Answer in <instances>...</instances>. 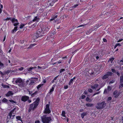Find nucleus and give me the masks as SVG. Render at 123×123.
<instances>
[{"label": "nucleus", "instance_id": "nucleus-30", "mask_svg": "<svg viewBox=\"0 0 123 123\" xmlns=\"http://www.w3.org/2000/svg\"><path fill=\"white\" fill-rule=\"evenodd\" d=\"M56 32H55L53 31V32H52L49 35V37H52V36H53L55 34Z\"/></svg>", "mask_w": 123, "mask_h": 123}, {"label": "nucleus", "instance_id": "nucleus-28", "mask_svg": "<svg viewBox=\"0 0 123 123\" xmlns=\"http://www.w3.org/2000/svg\"><path fill=\"white\" fill-rule=\"evenodd\" d=\"M27 23L26 24H22L20 25L19 28L21 29L23 28V27L26 25Z\"/></svg>", "mask_w": 123, "mask_h": 123}, {"label": "nucleus", "instance_id": "nucleus-34", "mask_svg": "<svg viewBox=\"0 0 123 123\" xmlns=\"http://www.w3.org/2000/svg\"><path fill=\"white\" fill-rule=\"evenodd\" d=\"M121 45L119 43H117L114 46V49H115L118 46H120Z\"/></svg>", "mask_w": 123, "mask_h": 123}, {"label": "nucleus", "instance_id": "nucleus-19", "mask_svg": "<svg viewBox=\"0 0 123 123\" xmlns=\"http://www.w3.org/2000/svg\"><path fill=\"white\" fill-rule=\"evenodd\" d=\"M76 77H74L73 78H72L70 80L69 82L68 85H70L71 84H72L73 83V81L74 79H75Z\"/></svg>", "mask_w": 123, "mask_h": 123}, {"label": "nucleus", "instance_id": "nucleus-21", "mask_svg": "<svg viewBox=\"0 0 123 123\" xmlns=\"http://www.w3.org/2000/svg\"><path fill=\"white\" fill-rule=\"evenodd\" d=\"M86 105L88 107H90L93 106V104H92L86 103Z\"/></svg>", "mask_w": 123, "mask_h": 123}, {"label": "nucleus", "instance_id": "nucleus-7", "mask_svg": "<svg viewBox=\"0 0 123 123\" xmlns=\"http://www.w3.org/2000/svg\"><path fill=\"white\" fill-rule=\"evenodd\" d=\"M40 100L39 98H37L36 100L32 103L34 105V108H36Z\"/></svg>", "mask_w": 123, "mask_h": 123}, {"label": "nucleus", "instance_id": "nucleus-2", "mask_svg": "<svg viewBox=\"0 0 123 123\" xmlns=\"http://www.w3.org/2000/svg\"><path fill=\"white\" fill-rule=\"evenodd\" d=\"M106 104L105 101H103L101 103H98L96 105V107L98 110L104 109L106 106Z\"/></svg>", "mask_w": 123, "mask_h": 123}, {"label": "nucleus", "instance_id": "nucleus-61", "mask_svg": "<svg viewBox=\"0 0 123 123\" xmlns=\"http://www.w3.org/2000/svg\"><path fill=\"white\" fill-rule=\"evenodd\" d=\"M40 121L39 120H36L35 122V123H40Z\"/></svg>", "mask_w": 123, "mask_h": 123}, {"label": "nucleus", "instance_id": "nucleus-32", "mask_svg": "<svg viewBox=\"0 0 123 123\" xmlns=\"http://www.w3.org/2000/svg\"><path fill=\"white\" fill-rule=\"evenodd\" d=\"M65 114L66 113L65 112V111H62V113L61 115L62 116L65 117H66Z\"/></svg>", "mask_w": 123, "mask_h": 123}, {"label": "nucleus", "instance_id": "nucleus-50", "mask_svg": "<svg viewBox=\"0 0 123 123\" xmlns=\"http://www.w3.org/2000/svg\"><path fill=\"white\" fill-rule=\"evenodd\" d=\"M88 91L90 93H92V90L91 88L88 89Z\"/></svg>", "mask_w": 123, "mask_h": 123}, {"label": "nucleus", "instance_id": "nucleus-51", "mask_svg": "<svg viewBox=\"0 0 123 123\" xmlns=\"http://www.w3.org/2000/svg\"><path fill=\"white\" fill-rule=\"evenodd\" d=\"M11 18L10 17L7 18H6L5 19L6 20H11Z\"/></svg>", "mask_w": 123, "mask_h": 123}, {"label": "nucleus", "instance_id": "nucleus-29", "mask_svg": "<svg viewBox=\"0 0 123 123\" xmlns=\"http://www.w3.org/2000/svg\"><path fill=\"white\" fill-rule=\"evenodd\" d=\"M58 16L57 15H52L51 16V17L52 18V20H54L55 18L57 17Z\"/></svg>", "mask_w": 123, "mask_h": 123}, {"label": "nucleus", "instance_id": "nucleus-56", "mask_svg": "<svg viewBox=\"0 0 123 123\" xmlns=\"http://www.w3.org/2000/svg\"><path fill=\"white\" fill-rule=\"evenodd\" d=\"M123 40V39H119L117 41V42H118V43L119 42H121V41H122Z\"/></svg>", "mask_w": 123, "mask_h": 123}, {"label": "nucleus", "instance_id": "nucleus-44", "mask_svg": "<svg viewBox=\"0 0 123 123\" xmlns=\"http://www.w3.org/2000/svg\"><path fill=\"white\" fill-rule=\"evenodd\" d=\"M87 25V24H83V25H80L78 26L77 27V28H78L80 27L83 26H85V25Z\"/></svg>", "mask_w": 123, "mask_h": 123}, {"label": "nucleus", "instance_id": "nucleus-11", "mask_svg": "<svg viewBox=\"0 0 123 123\" xmlns=\"http://www.w3.org/2000/svg\"><path fill=\"white\" fill-rule=\"evenodd\" d=\"M120 94V92L118 93V91L117 90H116L113 93V94L115 95L114 97L116 98H118Z\"/></svg>", "mask_w": 123, "mask_h": 123}, {"label": "nucleus", "instance_id": "nucleus-31", "mask_svg": "<svg viewBox=\"0 0 123 123\" xmlns=\"http://www.w3.org/2000/svg\"><path fill=\"white\" fill-rule=\"evenodd\" d=\"M36 45V44H33L30 45L29 47L28 48V49H30L32 48V47H34Z\"/></svg>", "mask_w": 123, "mask_h": 123}, {"label": "nucleus", "instance_id": "nucleus-3", "mask_svg": "<svg viewBox=\"0 0 123 123\" xmlns=\"http://www.w3.org/2000/svg\"><path fill=\"white\" fill-rule=\"evenodd\" d=\"M99 53L95 52L94 54L92 55L91 59V61L92 62H94L98 60L99 58Z\"/></svg>", "mask_w": 123, "mask_h": 123}, {"label": "nucleus", "instance_id": "nucleus-16", "mask_svg": "<svg viewBox=\"0 0 123 123\" xmlns=\"http://www.w3.org/2000/svg\"><path fill=\"white\" fill-rule=\"evenodd\" d=\"M38 16V14H37V16L34 17L33 19L32 20V21L33 22H34L35 21H36L39 20L40 19V18H39V17Z\"/></svg>", "mask_w": 123, "mask_h": 123}, {"label": "nucleus", "instance_id": "nucleus-12", "mask_svg": "<svg viewBox=\"0 0 123 123\" xmlns=\"http://www.w3.org/2000/svg\"><path fill=\"white\" fill-rule=\"evenodd\" d=\"M36 108H34V105L33 103L31 104L29 106L28 109V112H29L31 111L32 110H34Z\"/></svg>", "mask_w": 123, "mask_h": 123}, {"label": "nucleus", "instance_id": "nucleus-41", "mask_svg": "<svg viewBox=\"0 0 123 123\" xmlns=\"http://www.w3.org/2000/svg\"><path fill=\"white\" fill-rule=\"evenodd\" d=\"M43 84H40L38 85L37 87V89H39L40 87H41L42 86H43Z\"/></svg>", "mask_w": 123, "mask_h": 123}, {"label": "nucleus", "instance_id": "nucleus-55", "mask_svg": "<svg viewBox=\"0 0 123 123\" xmlns=\"http://www.w3.org/2000/svg\"><path fill=\"white\" fill-rule=\"evenodd\" d=\"M111 70L113 73H115L116 72V70L115 69L113 68L111 69Z\"/></svg>", "mask_w": 123, "mask_h": 123}, {"label": "nucleus", "instance_id": "nucleus-1", "mask_svg": "<svg viewBox=\"0 0 123 123\" xmlns=\"http://www.w3.org/2000/svg\"><path fill=\"white\" fill-rule=\"evenodd\" d=\"M41 119L43 123H50L52 121L51 117L50 116H47L46 115L42 116Z\"/></svg>", "mask_w": 123, "mask_h": 123}, {"label": "nucleus", "instance_id": "nucleus-13", "mask_svg": "<svg viewBox=\"0 0 123 123\" xmlns=\"http://www.w3.org/2000/svg\"><path fill=\"white\" fill-rule=\"evenodd\" d=\"M55 86L56 84H54L52 86V88L50 89L49 92V94H51L52 92L54 91L55 89Z\"/></svg>", "mask_w": 123, "mask_h": 123}, {"label": "nucleus", "instance_id": "nucleus-62", "mask_svg": "<svg viewBox=\"0 0 123 123\" xmlns=\"http://www.w3.org/2000/svg\"><path fill=\"white\" fill-rule=\"evenodd\" d=\"M111 99H112L111 97H109L108 98V100L109 101V100H111Z\"/></svg>", "mask_w": 123, "mask_h": 123}, {"label": "nucleus", "instance_id": "nucleus-25", "mask_svg": "<svg viewBox=\"0 0 123 123\" xmlns=\"http://www.w3.org/2000/svg\"><path fill=\"white\" fill-rule=\"evenodd\" d=\"M87 113L86 112L83 113L81 114V116L82 118H83L84 117L87 115Z\"/></svg>", "mask_w": 123, "mask_h": 123}, {"label": "nucleus", "instance_id": "nucleus-8", "mask_svg": "<svg viewBox=\"0 0 123 123\" xmlns=\"http://www.w3.org/2000/svg\"><path fill=\"white\" fill-rule=\"evenodd\" d=\"M112 73L111 72H108L107 74L104 75L102 77L103 80H104L108 78L109 76L112 75Z\"/></svg>", "mask_w": 123, "mask_h": 123}, {"label": "nucleus", "instance_id": "nucleus-4", "mask_svg": "<svg viewBox=\"0 0 123 123\" xmlns=\"http://www.w3.org/2000/svg\"><path fill=\"white\" fill-rule=\"evenodd\" d=\"M50 105L49 104L46 105V107L43 111V113L46 114H49L51 112V111L50 109Z\"/></svg>", "mask_w": 123, "mask_h": 123}, {"label": "nucleus", "instance_id": "nucleus-15", "mask_svg": "<svg viewBox=\"0 0 123 123\" xmlns=\"http://www.w3.org/2000/svg\"><path fill=\"white\" fill-rule=\"evenodd\" d=\"M58 0H51L50 1L51 2L50 3L49 1L48 2V4H49V5L52 6L53 5V4L55 2L57 1Z\"/></svg>", "mask_w": 123, "mask_h": 123}, {"label": "nucleus", "instance_id": "nucleus-59", "mask_svg": "<svg viewBox=\"0 0 123 123\" xmlns=\"http://www.w3.org/2000/svg\"><path fill=\"white\" fill-rule=\"evenodd\" d=\"M16 108H13L12 111L11 112H14L15 111L16 109Z\"/></svg>", "mask_w": 123, "mask_h": 123}, {"label": "nucleus", "instance_id": "nucleus-9", "mask_svg": "<svg viewBox=\"0 0 123 123\" xmlns=\"http://www.w3.org/2000/svg\"><path fill=\"white\" fill-rule=\"evenodd\" d=\"M29 99V97L28 96L24 95L22 96L21 97V100L22 101L25 102L27 101Z\"/></svg>", "mask_w": 123, "mask_h": 123}, {"label": "nucleus", "instance_id": "nucleus-43", "mask_svg": "<svg viewBox=\"0 0 123 123\" xmlns=\"http://www.w3.org/2000/svg\"><path fill=\"white\" fill-rule=\"evenodd\" d=\"M12 112H10L9 113V116L10 117V118H11L12 117Z\"/></svg>", "mask_w": 123, "mask_h": 123}, {"label": "nucleus", "instance_id": "nucleus-40", "mask_svg": "<svg viewBox=\"0 0 123 123\" xmlns=\"http://www.w3.org/2000/svg\"><path fill=\"white\" fill-rule=\"evenodd\" d=\"M37 25V24L36 23L33 24L30 27V28H34Z\"/></svg>", "mask_w": 123, "mask_h": 123}, {"label": "nucleus", "instance_id": "nucleus-49", "mask_svg": "<svg viewBox=\"0 0 123 123\" xmlns=\"http://www.w3.org/2000/svg\"><path fill=\"white\" fill-rule=\"evenodd\" d=\"M34 82L33 81L31 80V81L30 82V83L29 84L30 85H32L34 83Z\"/></svg>", "mask_w": 123, "mask_h": 123}, {"label": "nucleus", "instance_id": "nucleus-63", "mask_svg": "<svg viewBox=\"0 0 123 123\" xmlns=\"http://www.w3.org/2000/svg\"><path fill=\"white\" fill-rule=\"evenodd\" d=\"M79 23H80V22H82V18H80L79 19Z\"/></svg>", "mask_w": 123, "mask_h": 123}, {"label": "nucleus", "instance_id": "nucleus-47", "mask_svg": "<svg viewBox=\"0 0 123 123\" xmlns=\"http://www.w3.org/2000/svg\"><path fill=\"white\" fill-rule=\"evenodd\" d=\"M111 89V87L110 86H108L107 87V90L108 91H110Z\"/></svg>", "mask_w": 123, "mask_h": 123}, {"label": "nucleus", "instance_id": "nucleus-60", "mask_svg": "<svg viewBox=\"0 0 123 123\" xmlns=\"http://www.w3.org/2000/svg\"><path fill=\"white\" fill-rule=\"evenodd\" d=\"M88 92H87L85 91H84L83 93V94H84L85 95H86L87 94Z\"/></svg>", "mask_w": 123, "mask_h": 123}, {"label": "nucleus", "instance_id": "nucleus-33", "mask_svg": "<svg viewBox=\"0 0 123 123\" xmlns=\"http://www.w3.org/2000/svg\"><path fill=\"white\" fill-rule=\"evenodd\" d=\"M11 21L12 23H13L15 22H18L17 19H15L14 18H13L11 20Z\"/></svg>", "mask_w": 123, "mask_h": 123}, {"label": "nucleus", "instance_id": "nucleus-24", "mask_svg": "<svg viewBox=\"0 0 123 123\" xmlns=\"http://www.w3.org/2000/svg\"><path fill=\"white\" fill-rule=\"evenodd\" d=\"M120 83H123V75H121L120 77Z\"/></svg>", "mask_w": 123, "mask_h": 123}, {"label": "nucleus", "instance_id": "nucleus-5", "mask_svg": "<svg viewBox=\"0 0 123 123\" xmlns=\"http://www.w3.org/2000/svg\"><path fill=\"white\" fill-rule=\"evenodd\" d=\"M42 32V31L41 32L40 31H37L36 33L34 34V38H37L43 36V35L41 34Z\"/></svg>", "mask_w": 123, "mask_h": 123}, {"label": "nucleus", "instance_id": "nucleus-20", "mask_svg": "<svg viewBox=\"0 0 123 123\" xmlns=\"http://www.w3.org/2000/svg\"><path fill=\"white\" fill-rule=\"evenodd\" d=\"M18 27L17 26H15L14 29L11 32L12 33H14L17 30Z\"/></svg>", "mask_w": 123, "mask_h": 123}, {"label": "nucleus", "instance_id": "nucleus-35", "mask_svg": "<svg viewBox=\"0 0 123 123\" xmlns=\"http://www.w3.org/2000/svg\"><path fill=\"white\" fill-rule=\"evenodd\" d=\"M37 93V92L36 91L34 93H32V94H31V97H34Z\"/></svg>", "mask_w": 123, "mask_h": 123}, {"label": "nucleus", "instance_id": "nucleus-53", "mask_svg": "<svg viewBox=\"0 0 123 123\" xmlns=\"http://www.w3.org/2000/svg\"><path fill=\"white\" fill-rule=\"evenodd\" d=\"M68 86L67 85H65L64 86V88L65 89H67L68 88Z\"/></svg>", "mask_w": 123, "mask_h": 123}, {"label": "nucleus", "instance_id": "nucleus-17", "mask_svg": "<svg viewBox=\"0 0 123 123\" xmlns=\"http://www.w3.org/2000/svg\"><path fill=\"white\" fill-rule=\"evenodd\" d=\"M13 94V93L12 91H9L7 93L5 94V95L7 97H8L12 95Z\"/></svg>", "mask_w": 123, "mask_h": 123}, {"label": "nucleus", "instance_id": "nucleus-10", "mask_svg": "<svg viewBox=\"0 0 123 123\" xmlns=\"http://www.w3.org/2000/svg\"><path fill=\"white\" fill-rule=\"evenodd\" d=\"M15 83L16 84H23L24 83V81L21 78H18L16 80Z\"/></svg>", "mask_w": 123, "mask_h": 123}, {"label": "nucleus", "instance_id": "nucleus-54", "mask_svg": "<svg viewBox=\"0 0 123 123\" xmlns=\"http://www.w3.org/2000/svg\"><path fill=\"white\" fill-rule=\"evenodd\" d=\"M4 66V64L2 63L0 61V67H3Z\"/></svg>", "mask_w": 123, "mask_h": 123}, {"label": "nucleus", "instance_id": "nucleus-37", "mask_svg": "<svg viewBox=\"0 0 123 123\" xmlns=\"http://www.w3.org/2000/svg\"><path fill=\"white\" fill-rule=\"evenodd\" d=\"M86 101H89V102H91L92 101V100L90 99L88 97L86 98Z\"/></svg>", "mask_w": 123, "mask_h": 123}, {"label": "nucleus", "instance_id": "nucleus-46", "mask_svg": "<svg viewBox=\"0 0 123 123\" xmlns=\"http://www.w3.org/2000/svg\"><path fill=\"white\" fill-rule=\"evenodd\" d=\"M79 5L78 4H75L73 6H72V7L73 8H76Z\"/></svg>", "mask_w": 123, "mask_h": 123}, {"label": "nucleus", "instance_id": "nucleus-6", "mask_svg": "<svg viewBox=\"0 0 123 123\" xmlns=\"http://www.w3.org/2000/svg\"><path fill=\"white\" fill-rule=\"evenodd\" d=\"M50 27L51 26L49 25L46 26L42 28L41 30L43 31V32H46L49 31Z\"/></svg>", "mask_w": 123, "mask_h": 123}, {"label": "nucleus", "instance_id": "nucleus-38", "mask_svg": "<svg viewBox=\"0 0 123 123\" xmlns=\"http://www.w3.org/2000/svg\"><path fill=\"white\" fill-rule=\"evenodd\" d=\"M114 58L113 57H111L109 59V60L110 61L111 63H112Z\"/></svg>", "mask_w": 123, "mask_h": 123}, {"label": "nucleus", "instance_id": "nucleus-45", "mask_svg": "<svg viewBox=\"0 0 123 123\" xmlns=\"http://www.w3.org/2000/svg\"><path fill=\"white\" fill-rule=\"evenodd\" d=\"M123 87V83H121V84L119 85V88L120 89L121 88H122Z\"/></svg>", "mask_w": 123, "mask_h": 123}, {"label": "nucleus", "instance_id": "nucleus-22", "mask_svg": "<svg viewBox=\"0 0 123 123\" xmlns=\"http://www.w3.org/2000/svg\"><path fill=\"white\" fill-rule=\"evenodd\" d=\"M1 86L4 88H9L10 87L8 85H4L3 84H2Z\"/></svg>", "mask_w": 123, "mask_h": 123}, {"label": "nucleus", "instance_id": "nucleus-23", "mask_svg": "<svg viewBox=\"0 0 123 123\" xmlns=\"http://www.w3.org/2000/svg\"><path fill=\"white\" fill-rule=\"evenodd\" d=\"M76 1H77V3L78 4H80L79 3V0H76ZM88 0H80V2H87Z\"/></svg>", "mask_w": 123, "mask_h": 123}, {"label": "nucleus", "instance_id": "nucleus-18", "mask_svg": "<svg viewBox=\"0 0 123 123\" xmlns=\"http://www.w3.org/2000/svg\"><path fill=\"white\" fill-rule=\"evenodd\" d=\"M99 86L98 84H95L94 85L92 86H91V88L93 89H96V88Z\"/></svg>", "mask_w": 123, "mask_h": 123}, {"label": "nucleus", "instance_id": "nucleus-14", "mask_svg": "<svg viewBox=\"0 0 123 123\" xmlns=\"http://www.w3.org/2000/svg\"><path fill=\"white\" fill-rule=\"evenodd\" d=\"M86 71H87L88 73V75L90 76L92 74H93V72L92 71V70H89L88 69H86Z\"/></svg>", "mask_w": 123, "mask_h": 123}, {"label": "nucleus", "instance_id": "nucleus-42", "mask_svg": "<svg viewBox=\"0 0 123 123\" xmlns=\"http://www.w3.org/2000/svg\"><path fill=\"white\" fill-rule=\"evenodd\" d=\"M65 71V69L64 68L61 69H60V73H61L63 72H64Z\"/></svg>", "mask_w": 123, "mask_h": 123}, {"label": "nucleus", "instance_id": "nucleus-58", "mask_svg": "<svg viewBox=\"0 0 123 123\" xmlns=\"http://www.w3.org/2000/svg\"><path fill=\"white\" fill-rule=\"evenodd\" d=\"M103 41L104 42H107V40L105 38H103Z\"/></svg>", "mask_w": 123, "mask_h": 123}, {"label": "nucleus", "instance_id": "nucleus-26", "mask_svg": "<svg viewBox=\"0 0 123 123\" xmlns=\"http://www.w3.org/2000/svg\"><path fill=\"white\" fill-rule=\"evenodd\" d=\"M16 118L18 120L22 122V119L21 118V117L20 116H17L16 117Z\"/></svg>", "mask_w": 123, "mask_h": 123}, {"label": "nucleus", "instance_id": "nucleus-48", "mask_svg": "<svg viewBox=\"0 0 123 123\" xmlns=\"http://www.w3.org/2000/svg\"><path fill=\"white\" fill-rule=\"evenodd\" d=\"M81 98L82 99H83L86 97V96L85 95H82L81 96Z\"/></svg>", "mask_w": 123, "mask_h": 123}, {"label": "nucleus", "instance_id": "nucleus-64", "mask_svg": "<svg viewBox=\"0 0 123 123\" xmlns=\"http://www.w3.org/2000/svg\"><path fill=\"white\" fill-rule=\"evenodd\" d=\"M24 68L23 67H21L19 69V70L21 71H22L24 69Z\"/></svg>", "mask_w": 123, "mask_h": 123}, {"label": "nucleus", "instance_id": "nucleus-36", "mask_svg": "<svg viewBox=\"0 0 123 123\" xmlns=\"http://www.w3.org/2000/svg\"><path fill=\"white\" fill-rule=\"evenodd\" d=\"M102 24H100L99 25V24H97L95 25V28H98L100 27V26H102Z\"/></svg>", "mask_w": 123, "mask_h": 123}, {"label": "nucleus", "instance_id": "nucleus-39", "mask_svg": "<svg viewBox=\"0 0 123 123\" xmlns=\"http://www.w3.org/2000/svg\"><path fill=\"white\" fill-rule=\"evenodd\" d=\"M9 101L11 102L12 103V104L16 103V101H14L12 100H9Z\"/></svg>", "mask_w": 123, "mask_h": 123}, {"label": "nucleus", "instance_id": "nucleus-27", "mask_svg": "<svg viewBox=\"0 0 123 123\" xmlns=\"http://www.w3.org/2000/svg\"><path fill=\"white\" fill-rule=\"evenodd\" d=\"M2 101L3 103H8V100L5 98H4L2 100Z\"/></svg>", "mask_w": 123, "mask_h": 123}, {"label": "nucleus", "instance_id": "nucleus-52", "mask_svg": "<svg viewBox=\"0 0 123 123\" xmlns=\"http://www.w3.org/2000/svg\"><path fill=\"white\" fill-rule=\"evenodd\" d=\"M19 23H14L13 24V25L14 26H17V25H19Z\"/></svg>", "mask_w": 123, "mask_h": 123}, {"label": "nucleus", "instance_id": "nucleus-57", "mask_svg": "<svg viewBox=\"0 0 123 123\" xmlns=\"http://www.w3.org/2000/svg\"><path fill=\"white\" fill-rule=\"evenodd\" d=\"M105 85V83H102L100 85V87H101L104 86Z\"/></svg>", "mask_w": 123, "mask_h": 123}]
</instances>
